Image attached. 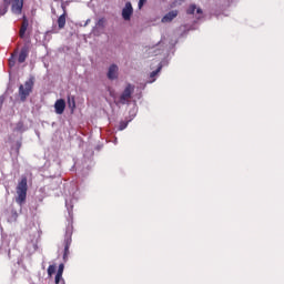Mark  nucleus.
I'll return each instance as SVG.
<instances>
[{
	"mask_svg": "<svg viewBox=\"0 0 284 284\" xmlns=\"http://www.w3.org/2000/svg\"><path fill=\"white\" fill-rule=\"evenodd\" d=\"M17 194L18 196L16 199V203L23 205L28 196V178H22L21 181L18 183Z\"/></svg>",
	"mask_w": 284,
	"mask_h": 284,
	"instance_id": "obj_2",
	"label": "nucleus"
},
{
	"mask_svg": "<svg viewBox=\"0 0 284 284\" xmlns=\"http://www.w3.org/2000/svg\"><path fill=\"white\" fill-rule=\"evenodd\" d=\"M29 54H30V47L28 44H24L20 50L18 62L26 63V59H28Z\"/></svg>",
	"mask_w": 284,
	"mask_h": 284,
	"instance_id": "obj_7",
	"label": "nucleus"
},
{
	"mask_svg": "<svg viewBox=\"0 0 284 284\" xmlns=\"http://www.w3.org/2000/svg\"><path fill=\"white\" fill-rule=\"evenodd\" d=\"M134 93V85L128 84L120 95V103L122 105H125L128 103V99H132V94Z\"/></svg>",
	"mask_w": 284,
	"mask_h": 284,
	"instance_id": "obj_4",
	"label": "nucleus"
},
{
	"mask_svg": "<svg viewBox=\"0 0 284 284\" xmlns=\"http://www.w3.org/2000/svg\"><path fill=\"white\" fill-rule=\"evenodd\" d=\"M8 8L9 7H3V4L0 6V17H3V14H6L8 12Z\"/></svg>",
	"mask_w": 284,
	"mask_h": 284,
	"instance_id": "obj_20",
	"label": "nucleus"
},
{
	"mask_svg": "<svg viewBox=\"0 0 284 284\" xmlns=\"http://www.w3.org/2000/svg\"><path fill=\"white\" fill-rule=\"evenodd\" d=\"M105 21L103 19H99L97 22L98 28H103Z\"/></svg>",
	"mask_w": 284,
	"mask_h": 284,
	"instance_id": "obj_25",
	"label": "nucleus"
},
{
	"mask_svg": "<svg viewBox=\"0 0 284 284\" xmlns=\"http://www.w3.org/2000/svg\"><path fill=\"white\" fill-rule=\"evenodd\" d=\"M195 10H196V14H203V9L196 8Z\"/></svg>",
	"mask_w": 284,
	"mask_h": 284,
	"instance_id": "obj_28",
	"label": "nucleus"
},
{
	"mask_svg": "<svg viewBox=\"0 0 284 284\" xmlns=\"http://www.w3.org/2000/svg\"><path fill=\"white\" fill-rule=\"evenodd\" d=\"M90 19H88L87 21H85V23L83 24V28H85V27H88V23H90Z\"/></svg>",
	"mask_w": 284,
	"mask_h": 284,
	"instance_id": "obj_30",
	"label": "nucleus"
},
{
	"mask_svg": "<svg viewBox=\"0 0 284 284\" xmlns=\"http://www.w3.org/2000/svg\"><path fill=\"white\" fill-rule=\"evenodd\" d=\"M18 216H19V213H17L16 210H11V217L9 219V221L10 222L17 221Z\"/></svg>",
	"mask_w": 284,
	"mask_h": 284,
	"instance_id": "obj_18",
	"label": "nucleus"
},
{
	"mask_svg": "<svg viewBox=\"0 0 284 284\" xmlns=\"http://www.w3.org/2000/svg\"><path fill=\"white\" fill-rule=\"evenodd\" d=\"M70 245H72V226L68 225L64 235L63 261H68V254H70Z\"/></svg>",
	"mask_w": 284,
	"mask_h": 284,
	"instance_id": "obj_3",
	"label": "nucleus"
},
{
	"mask_svg": "<svg viewBox=\"0 0 284 284\" xmlns=\"http://www.w3.org/2000/svg\"><path fill=\"white\" fill-rule=\"evenodd\" d=\"M68 105L71 110V112H74V110L77 109V100L74 98V95H68Z\"/></svg>",
	"mask_w": 284,
	"mask_h": 284,
	"instance_id": "obj_12",
	"label": "nucleus"
},
{
	"mask_svg": "<svg viewBox=\"0 0 284 284\" xmlns=\"http://www.w3.org/2000/svg\"><path fill=\"white\" fill-rule=\"evenodd\" d=\"M32 90H34V77H30L23 84L19 87V97L22 103H26L30 94H32Z\"/></svg>",
	"mask_w": 284,
	"mask_h": 284,
	"instance_id": "obj_1",
	"label": "nucleus"
},
{
	"mask_svg": "<svg viewBox=\"0 0 284 284\" xmlns=\"http://www.w3.org/2000/svg\"><path fill=\"white\" fill-rule=\"evenodd\" d=\"M132 14H134V8L132 7V2H126L124 8L122 9V19L124 21H130L132 19Z\"/></svg>",
	"mask_w": 284,
	"mask_h": 284,
	"instance_id": "obj_5",
	"label": "nucleus"
},
{
	"mask_svg": "<svg viewBox=\"0 0 284 284\" xmlns=\"http://www.w3.org/2000/svg\"><path fill=\"white\" fill-rule=\"evenodd\" d=\"M161 70H163V65L161 63H159L158 69L150 73L151 80L149 81V83H154V81H156V77L159 75V72H161Z\"/></svg>",
	"mask_w": 284,
	"mask_h": 284,
	"instance_id": "obj_11",
	"label": "nucleus"
},
{
	"mask_svg": "<svg viewBox=\"0 0 284 284\" xmlns=\"http://www.w3.org/2000/svg\"><path fill=\"white\" fill-rule=\"evenodd\" d=\"M194 12H196V4H191L186 10V14H194Z\"/></svg>",
	"mask_w": 284,
	"mask_h": 284,
	"instance_id": "obj_17",
	"label": "nucleus"
},
{
	"mask_svg": "<svg viewBox=\"0 0 284 284\" xmlns=\"http://www.w3.org/2000/svg\"><path fill=\"white\" fill-rule=\"evenodd\" d=\"M148 3V0H139L138 8L139 10H142V8Z\"/></svg>",
	"mask_w": 284,
	"mask_h": 284,
	"instance_id": "obj_22",
	"label": "nucleus"
},
{
	"mask_svg": "<svg viewBox=\"0 0 284 284\" xmlns=\"http://www.w3.org/2000/svg\"><path fill=\"white\" fill-rule=\"evenodd\" d=\"M28 26H29L28 20H23L20 28V33H19L20 39H24L26 32L28 31Z\"/></svg>",
	"mask_w": 284,
	"mask_h": 284,
	"instance_id": "obj_14",
	"label": "nucleus"
},
{
	"mask_svg": "<svg viewBox=\"0 0 284 284\" xmlns=\"http://www.w3.org/2000/svg\"><path fill=\"white\" fill-rule=\"evenodd\" d=\"M65 206H67L69 214H72V205H70V202L65 201Z\"/></svg>",
	"mask_w": 284,
	"mask_h": 284,
	"instance_id": "obj_26",
	"label": "nucleus"
},
{
	"mask_svg": "<svg viewBox=\"0 0 284 284\" xmlns=\"http://www.w3.org/2000/svg\"><path fill=\"white\" fill-rule=\"evenodd\" d=\"M14 132H26V125L23 124L22 121H19L16 124Z\"/></svg>",
	"mask_w": 284,
	"mask_h": 284,
	"instance_id": "obj_16",
	"label": "nucleus"
},
{
	"mask_svg": "<svg viewBox=\"0 0 284 284\" xmlns=\"http://www.w3.org/2000/svg\"><path fill=\"white\" fill-rule=\"evenodd\" d=\"M2 6L6 8H10V0H3Z\"/></svg>",
	"mask_w": 284,
	"mask_h": 284,
	"instance_id": "obj_27",
	"label": "nucleus"
},
{
	"mask_svg": "<svg viewBox=\"0 0 284 284\" xmlns=\"http://www.w3.org/2000/svg\"><path fill=\"white\" fill-rule=\"evenodd\" d=\"M63 270H65V265L60 264L57 274L63 275Z\"/></svg>",
	"mask_w": 284,
	"mask_h": 284,
	"instance_id": "obj_23",
	"label": "nucleus"
},
{
	"mask_svg": "<svg viewBox=\"0 0 284 284\" xmlns=\"http://www.w3.org/2000/svg\"><path fill=\"white\" fill-rule=\"evenodd\" d=\"M11 10L13 14H21L23 11V0H13Z\"/></svg>",
	"mask_w": 284,
	"mask_h": 284,
	"instance_id": "obj_9",
	"label": "nucleus"
},
{
	"mask_svg": "<svg viewBox=\"0 0 284 284\" xmlns=\"http://www.w3.org/2000/svg\"><path fill=\"white\" fill-rule=\"evenodd\" d=\"M179 17V11L178 10H172L169 11L163 18H162V23H171V21H174Z\"/></svg>",
	"mask_w": 284,
	"mask_h": 284,
	"instance_id": "obj_8",
	"label": "nucleus"
},
{
	"mask_svg": "<svg viewBox=\"0 0 284 284\" xmlns=\"http://www.w3.org/2000/svg\"><path fill=\"white\" fill-rule=\"evenodd\" d=\"M9 64L10 65H14V62H12V60L9 61Z\"/></svg>",
	"mask_w": 284,
	"mask_h": 284,
	"instance_id": "obj_31",
	"label": "nucleus"
},
{
	"mask_svg": "<svg viewBox=\"0 0 284 284\" xmlns=\"http://www.w3.org/2000/svg\"><path fill=\"white\" fill-rule=\"evenodd\" d=\"M3 108V97H0V110Z\"/></svg>",
	"mask_w": 284,
	"mask_h": 284,
	"instance_id": "obj_29",
	"label": "nucleus"
},
{
	"mask_svg": "<svg viewBox=\"0 0 284 284\" xmlns=\"http://www.w3.org/2000/svg\"><path fill=\"white\" fill-rule=\"evenodd\" d=\"M128 123H129V121H122L121 123H120V126H119V130L120 131H123V130H125V128H128Z\"/></svg>",
	"mask_w": 284,
	"mask_h": 284,
	"instance_id": "obj_21",
	"label": "nucleus"
},
{
	"mask_svg": "<svg viewBox=\"0 0 284 284\" xmlns=\"http://www.w3.org/2000/svg\"><path fill=\"white\" fill-rule=\"evenodd\" d=\"M54 272H57V266L49 265V267H48V275L52 276V274H54Z\"/></svg>",
	"mask_w": 284,
	"mask_h": 284,
	"instance_id": "obj_19",
	"label": "nucleus"
},
{
	"mask_svg": "<svg viewBox=\"0 0 284 284\" xmlns=\"http://www.w3.org/2000/svg\"><path fill=\"white\" fill-rule=\"evenodd\" d=\"M161 45H165V41L164 40H161L155 47L151 48V50H152L153 54H155V57L158 54H161V50H159V48H161Z\"/></svg>",
	"mask_w": 284,
	"mask_h": 284,
	"instance_id": "obj_15",
	"label": "nucleus"
},
{
	"mask_svg": "<svg viewBox=\"0 0 284 284\" xmlns=\"http://www.w3.org/2000/svg\"><path fill=\"white\" fill-rule=\"evenodd\" d=\"M55 114H63L65 112V100L59 99L54 103Z\"/></svg>",
	"mask_w": 284,
	"mask_h": 284,
	"instance_id": "obj_10",
	"label": "nucleus"
},
{
	"mask_svg": "<svg viewBox=\"0 0 284 284\" xmlns=\"http://www.w3.org/2000/svg\"><path fill=\"white\" fill-rule=\"evenodd\" d=\"M106 79H109V81H116V79H119V65L113 63L109 67Z\"/></svg>",
	"mask_w": 284,
	"mask_h": 284,
	"instance_id": "obj_6",
	"label": "nucleus"
},
{
	"mask_svg": "<svg viewBox=\"0 0 284 284\" xmlns=\"http://www.w3.org/2000/svg\"><path fill=\"white\" fill-rule=\"evenodd\" d=\"M68 13L65 11L58 18V28L59 30H63L65 28V17Z\"/></svg>",
	"mask_w": 284,
	"mask_h": 284,
	"instance_id": "obj_13",
	"label": "nucleus"
},
{
	"mask_svg": "<svg viewBox=\"0 0 284 284\" xmlns=\"http://www.w3.org/2000/svg\"><path fill=\"white\" fill-rule=\"evenodd\" d=\"M61 278H63V275L57 273V274H55V284L61 283Z\"/></svg>",
	"mask_w": 284,
	"mask_h": 284,
	"instance_id": "obj_24",
	"label": "nucleus"
}]
</instances>
